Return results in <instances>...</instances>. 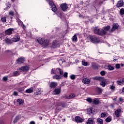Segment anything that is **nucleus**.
I'll return each mask as SVG.
<instances>
[{
  "instance_id": "obj_1",
  "label": "nucleus",
  "mask_w": 124,
  "mask_h": 124,
  "mask_svg": "<svg viewBox=\"0 0 124 124\" xmlns=\"http://www.w3.org/2000/svg\"><path fill=\"white\" fill-rule=\"evenodd\" d=\"M109 30H110L109 26L104 27V30L95 28L94 30V32L95 34H98V35H104Z\"/></svg>"
},
{
  "instance_id": "obj_2",
  "label": "nucleus",
  "mask_w": 124,
  "mask_h": 124,
  "mask_svg": "<svg viewBox=\"0 0 124 124\" xmlns=\"http://www.w3.org/2000/svg\"><path fill=\"white\" fill-rule=\"evenodd\" d=\"M63 72L59 68H54L51 70V74H60V75H63Z\"/></svg>"
},
{
  "instance_id": "obj_3",
  "label": "nucleus",
  "mask_w": 124,
  "mask_h": 124,
  "mask_svg": "<svg viewBox=\"0 0 124 124\" xmlns=\"http://www.w3.org/2000/svg\"><path fill=\"white\" fill-rule=\"evenodd\" d=\"M46 1H48L49 5L51 7V10L53 11V12H56L57 11V7H56V5L54 3L53 0H46Z\"/></svg>"
},
{
  "instance_id": "obj_4",
  "label": "nucleus",
  "mask_w": 124,
  "mask_h": 124,
  "mask_svg": "<svg viewBox=\"0 0 124 124\" xmlns=\"http://www.w3.org/2000/svg\"><path fill=\"white\" fill-rule=\"evenodd\" d=\"M90 39L93 43H98L99 42V39L94 36H90Z\"/></svg>"
},
{
  "instance_id": "obj_5",
  "label": "nucleus",
  "mask_w": 124,
  "mask_h": 124,
  "mask_svg": "<svg viewBox=\"0 0 124 124\" xmlns=\"http://www.w3.org/2000/svg\"><path fill=\"white\" fill-rule=\"evenodd\" d=\"M76 95L74 93H71L70 95H64L62 96V98H65L66 99H71V98H73L75 97Z\"/></svg>"
},
{
  "instance_id": "obj_6",
  "label": "nucleus",
  "mask_w": 124,
  "mask_h": 124,
  "mask_svg": "<svg viewBox=\"0 0 124 124\" xmlns=\"http://www.w3.org/2000/svg\"><path fill=\"white\" fill-rule=\"evenodd\" d=\"M12 40L14 42H18L20 40V35L16 34L13 38H12Z\"/></svg>"
},
{
  "instance_id": "obj_7",
  "label": "nucleus",
  "mask_w": 124,
  "mask_h": 124,
  "mask_svg": "<svg viewBox=\"0 0 124 124\" xmlns=\"http://www.w3.org/2000/svg\"><path fill=\"white\" fill-rule=\"evenodd\" d=\"M52 48L60 47V43L58 41H54L52 45Z\"/></svg>"
},
{
  "instance_id": "obj_8",
  "label": "nucleus",
  "mask_w": 124,
  "mask_h": 124,
  "mask_svg": "<svg viewBox=\"0 0 124 124\" xmlns=\"http://www.w3.org/2000/svg\"><path fill=\"white\" fill-rule=\"evenodd\" d=\"M61 7L63 11H66L67 8H68L67 4L65 3L61 4Z\"/></svg>"
},
{
  "instance_id": "obj_9",
  "label": "nucleus",
  "mask_w": 124,
  "mask_h": 124,
  "mask_svg": "<svg viewBox=\"0 0 124 124\" xmlns=\"http://www.w3.org/2000/svg\"><path fill=\"white\" fill-rule=\"evenodd\" d=\"M75 122H76V123H83L84 119L79 116H76L75 117Z\"/></svg>"
},
{
  "instance_id": "obj_10",
  "label": "nucleus",
  "mask_w": 124,
  "mask_h": 124,
  "mask_svg": "<svg viewBox=\"0 0 124 124\" xmlns=\"http://www.w3.org/2000/svg\"><path fill=\"white\" fill-rule=\"evenodd\" d=\"M13 31H14V29L13 28H10L9 29H7L5 31L6 34H7V35H10V34H12Z\"/></svg>"
},
{
  "instance_id": "obj_11",
  "label": "nucleus",
  "mask_w": 124,
  "mask_h": 124,
  "mask_svg": "<svg viewBox=\"0 0 124 124\" xmlns=\"http://www.w3.org/2000/svg\"><path fill=\"white\" fill-rule=\"evenodd\" d=\"M35 40L37 41V42H38L39 44H43V43L45 42V39L44 38H36Z\"/></svg>"
},
{
  "instance_id": "obj_12",
  "label": "nucleus",
  "mask_w": 124,
  "mask_h": 124,
  "mask_svg": "<svg viewBox=\"0 0 124 124\" xmlns=\"http://www.w3.org/2000/svg\"><path fill=\"white\" fill-rule=\"evenodd\" d=\"M63 77V75H56L53 76V79H56V80H61Z\"/></svg>"
},
{
  "instance_id": "obj_13",
  "label": "nucleus",
  "mask_w": 124,
  "mask_h": 124,
  "mask_svg": "<svg viewBox=\"0 0 124 124\" xmlns=\"http://www.w3.org/2000/svg\"><path fill=\"white\" fill-rule=\"evenodd\" d=\"M19 69L22 71H28L30 69V66L29 65L23 66L20 68Z\"/></svg>"
},
{
  "instance_id": "obj_14",
  "label": "nucleus",
  "mask_w": 124,
  "mask_h": 124,
  "mask_svg": "<svg viewBox=\"0 0 124 124\" xmlns=\"http://www.w3.org/2000/svg\"><path fill=\"white\" fill-rule=\"evenodd\" d=\"M123 5H124V0H120L118 1L116 6L117 7L119 8V7H122Z\"/></svg>"
},
{
  "instance_id": "obj_15",
  "label": "nucleus",
  "mask_w": 124,
  "mask_h": 124,
  "mask_svg": "<svg viewBox=\"0 0 124 124\" xmlns=\"http://www.w3.org/2000/svg\"><path fill=\"white\" fill-rule=\"evenodd\" d=\"M82 82L83 84L87 85L91 83V80H90L89 78H84L82 79Z\"/></svg>"
},
{
  "instance_id": "obj_16",
  "label": "nucleus",
  "mask_w": 124,
  "mask_h": 124,
  "mask_svg": "<svg viewBox=\"0 0 124 124\" xmlns=\"http://www.w3.org/2000/svg\"><path fill=\"white\" fill-rule=\"evenodd\" d=\"M114 114L117 118H119L120 117V114H121V109L118 108L116 110H115Z\"/></svg>"
},
{
  "instance_id": "obj_17",
  "label": "nucleus",
  "mask_w": 124,
  "mask_h": 124,
  "mask_svg": "<svg viewBox=\"0 0 124 124\" xmlns=\"http://www.w3.org/2000/svg\"><path fill=\"white\" fill-rule=\"evenodd\" d=\"M24 62H25V58H22V57L19 58L17 60V63H19V64H21V63H23Z\"/></svg>"
},
{
  "instance_id": "obj_18",
  "label": "nucleus",
  "mask_w": 124,
  "mask_h": 124,
  "mask_svg": "<svg viewBox=\"0 0 124 124\" xmlns=\"http://www.w3.org/2000/svg\"><path fill=\"white\" fill-rule=\"evenodd\" d=\"M86 124H94V121H93V119L92 118H89L86 123Z\"/></svg>"
},
{
  "instance_id": "obj_19",
  "label": "nucleus",
  "mask_w": 124,
  "mask_h": 124,
  "mask_svg": "<svg viewBox=\"0 0 124 124\" xmlns=\"http://www.w3.org/2000/svg\"><path fill=\"white\" fill-rule=\"evenodd\" d=\"M78 34L76 33L72 37V40L73 42H77L78 39L77 38V35Z\"/></svg>"
},
{
  "instance_id": "obj_20",
  "label": "nucleus",
  "mask_w": 124,
  "mask_h": 124,
  "mask_svg": "<svg viewBox=\"0 0 124 124\" xmlns=\"http://www.w3.org/2000/svg\"><path fill=\"white\" fill-rule=\"evenodd\" d=\"M58 86V83L55 82H52L49 85L50 88H56Z\"/></svg>"
},
{
  "instance_id": "obj_21",
  "label": "nucleus",
  "mask_w": 124,
  "mask_h": 124,
  "mask_svg": "<svg viewBox=\"0 0 124 124\" xmlns=\"http://www.w3.org/2000/svg\"><path fill=\"white\" fill-rule=\"evenodd\" d=\"M61 93V89L57 88L54 90L53 94H59Z\"/></svg>"
},
{
  "instance_id": "obj_22",
  "label": "nucleus",
  "mask_w": 124,
  "mask_h": 124,
  "mask_svg": "<svg viewBox=\"0 0 124 124\" xmlns=\"http://www.w3.org/2000/svg\"><path fill=\"white\" fill-rule=\"evenodd\" d=\"M94 80H97L98 81H102L103 80V78L102 77H94L93 78Z\"/></svg>"
},
{
  "instance_id": "obj_23",
  "label": "nucleus",
  "mask_w": 124,
  "mask_h": 124,
  "mask_svg": "<svg viewBox=\"0 0 124 124\" xmlns=\"http://www.w3.org/2000/svg\"><path fill=\"white\" fill-rule=\"evenodd\" d=\"M116 84H117V85H124V78H122L120 80H118L116 82Z\"/></svg>"
},
{
  "instance_id": "obj_24",
  "label": "nucleus",
  "mask_w": 124,
  "mask_h": 124,
  "mask_svg": "<svg viewBox=\"0 0 124 124\" xmlns=\"http://www.w3.org/2000/svg\"><path fill=\"white\" fill-rule=\"evenodd\" d=\"M20 119H21V115H18L16 116L13 122L14 124H16V123L18 122L19 120H20Z\"/></svg>"
},
{
  "instance_id": "obj_25",
  "label": "nucleus",
  "mask_w": 124,
  "mask_h": 124,
  "mask_svg": "<svg viewBox=\"0 0 124 124\" xmlns=\"http://www.w3.org/2000/svg\"><path fill=\"white\" fill-rule=\"evenodd\" d=\"M33 92V89L32 88H30L27 90H26L25 93H31Z\"/></svg>"
},
{
  "instance_id": "obj_26",
  "label": "nucleus",
  "mask_w": 124,
  "mask_h": 124,
  "mask_svg": "<svg viewBox=\"0 0 124 124\" xmlns=\"http://www.w3.org/2000/svg\"><path fill=\"white\" fill-rule=\"evenodd\" d=\"M118 28H119V25L117 24H113L111 29V31H115V30H117Z\"/></svg>"
},
{
  "instance_id": "obj_27",
  "label": "nucleus",
  "mask_w": 124,
  "mask_h": 124,
  "mask_svg": "<svg viewBox=\"0 0 124 124\" xmlns=\"http://www.w3.org/2000/svg\"><path fill=\"white\" fill-rule=\"evenodd\" d=\"M17 102L19 103V105H23V104H24V100L22 99H17Z\"/></svg>"
},
{
  "instance_id": "obj_28",
  "label": "nucleus",
  "mask_w": 124,
  "mask_h": 124,
  "mask_svg": "<svg viewBox=\"0 0 124 124\" xmlns=\"http://www.w3.org/2000/svg\"><path fill=\"white\" fill-rule=\"evenodd\" d=\"M93 102L94 104H98V103H99V100L97 98H94L93 99Z\"/></svg>"
},
{
  "instance_id": "obj_29",
  "label": "nucleus",
  "mask_w": 124,
  "mask_h": 124,
  "mask_svg": "<svg viewBox=\"0 0 124 124\" xmlns=\"http://www.w3.org/2000/svg\"><path fill=\"white\" fill-rule=\"evenodd\" d=\"M97 123V124H103V120L101 118H98Z\"/></svg>"
},
{
  "instance_id": "obj_30",
  "label": "nucleus",
  "mask_w": 124,
  "mask_h": 124,
  "mask_svg": "<svg viewBox=\"0 0 124 124\" xmlns=\"http://www.w3.org/2000/svg\"><path fill=\"white\" fill-rule=\"evenodd\" d=\"M109 89L111 91H115V90L116 89V87L115 86V85H114V82H113L112 85H110Z\"/></svg>"
},
{
  "instance_id": "obj_31",
  "label": "nucleus",
  "mask_w": 124,
  "mask_h": 124,
  "mask_svg": "<svg viewBox=\"0 0 124 124\" xmlns=\"http://www.w3.org/2000/svg\"><path fill=\"white\" fill-rule=\"evenodd\" d=\"M108 70H114V66H112V65H108Z\"/></svg>"
},
{
  "instance_id": "obj_32",
  "label": "nucleus",
  "mask_w": 124,
  "mask_h": 124,
  "mask_svg": "<svg viewBox=\"0 0 124 124\" xmlns=\"http://www.w3.org/2000/svg\"><path fill=\"white\" fill-rule=\"evenodd\" d=\"M96 92H97V93H102V89L99 87H97L96 89Z\"/></svg>"
},
{
  "instance_id": "obj_33",
  "label": "nucleus",
  "mask_w": 124,
  "mask_h": 124,
  "mask_svg": "<svg viewBox=\"0 0 124 124\" xmlns=\"http://www.w3.org/2000/svg\"><path fill=\"white\" fill-rule=\"evenodd\" d=\"M5 41L6 43H7V44H10L12 43L11 40H10V39H8V38H6L5 40Z\"/></svg>"
},
{
  "instance_id": "obj_34",
  "label": "nucleus",
  "mask_w": 124,
  "mask_h": 124,
  "mask_svg": "<svg viewBox=\"0 0 124 124\" xmlns=\"http://www.w3.org/2000/svg\"><path fill=\"white\" fill-rule=\"evenodd\" d=\"M19 75H20V72L19 71H15L14 72L13 76H18Z\"/></svg>"
},
{
  "instance_id": "obj_35",
  "label": "nucleus",
  "mask_w": 124,
  "mask_h": 124,
  "mask_svg": "<svg viewBox=\"0 0 124 124\" xmlns=\"http://www.w3.org/2000/svg\"><path fill=\"white\" fill-rule=\"evenodd\" d=\"M7 7L5 9V10H8V9H9L11 6V4H10L9 2H8L7 4H6Z\"/></svg>"
},
{
  "instance_id": "obj_36",
  "label": "nucleus",
  "mask_w": 124,
  "mask_h": 124,
  "mask_svg": "<svg viewBox=\"0 0 124 124\" xmlns=\"http://www.w3.org/2000/svg\"><path fill=\"white\" fill-rule=\"evenodd\" d=\"M58 105H60V106H62V108H65V107H67V106L65 103L58 104Z\"/></svg>"
},
{
  "instance_id": "obj_37",
  "label": "nucleus",
  "mask_w": 124,
  "mask_h": 124,
  "mask_svg": "<svg viewBox=\"0 0 124 124\" xmlns=\"http://www.w3.org/2000/svg\"><path fill=\"white\" fill-rule=\"evenodd\" d=\"M19 26H21V27H23V28H25V25H24V23L22 22L20 20L18 21V22Z\"/></svg>"
},
{
  "instance_id": "obj_38",
  "label": "nucleus",
  "mask_w": 124,
  "mask_h": 124,
  "mask_svg": "<svg viewBox=\"0 0 124 124\" xmlns=\"http://www.w3.org/2000/svg\"><path fill=\"white\" fill-rule=\"evenodd\" d=\"M112 121V119L110 117H108L106 119V122L107 123H110Z\"/></svg>"
},
{
  "instance_id": "obj_39",
  "label": "nucleus",
  "mask_w": 124,
  "mask_h": 124,
  "mask_svg": "<svg viewBox=\"0 0 124 124\" xmlns=\"http://www.w3.org/2000/svg\"><path fill=\"white\" fill-rule=\"evenodd\" d=\"M1 21H2V22H3V23H5L6 22V17L3 16L1 18Z\"/></svg>"
},
{
  "instance_id": "obj_40",
  "label": "nucleus",
  "mask_w": 124,
  "mask_h": 124,
  "mask_svg": "<svg viewBox=\"0 0 124 124\" xmlns=\"http://www.w3.org/2000/svg\"><path fill=\"white\" fill-rule=\"evenodd\" d=\"M106 85V83H105V82L104 81H101V83H100V85L102 86V87H105V85Z\"/></svg>"
},
{
  "instance_id": "obj_41",
  "label": "nucleus",
  "mask_w": 124,
  "mask_h": 124,
  "mask_svg": "<svg viewBox=\"0 0 124 124\" xmlns=\"http://www.w3.org/2000/svg\"><path fill=\"white\" fill-rule=\"evenodd\" d=\"M89 110H90V111H89ZM88 111H89V113H90V114H91V115H92L93 113V108H89Z\"/></svg>"
},
{
  "instance_id": "obj_42",
  "label": "nucleus",
  "mask_w": 124,
  "mask_h": 124,
  "mask_svg": "<svg viewBox=\"0 0 124 124\" xmlns=\"http://www.w3.org/2000/svg\"><path fill=\"white\" fill-rule=\"evenodd\" d=\"M82 65H84V66H87V65H88V62L82 61Z\"/></svg>"
},
{
  "instance_id": "obj_43",
  "label": "nucleus",
  "mask_w": 124,
  "mask_h": 124,
  "mask_svg": "<svg viewBox=\"0 0 124 124\" xmlns=\"http://www.w3.org/2000/svg\"><path fill=\"white\" fill-rule=\"evenodd\" d=\"M87 101H88V102H89L90 103L93 102V99H92V98H88L87 99Z\"/></svg>"
},
{
  "instance_id": "obj_44",
  "label": "nucleus",
  "mask_w": 124,
  "mask_h": 124,
  "mask_svg": "<svg viewBox=\"0 0 124 124\" xmlns=\"http://www.w3.org/2000/svg\"><path fill=\"white\" fill-rule=\"evenodd\" d=\"M79 17H80L81 18H84V19H87V21H89V17L88 16H86V17H84L82 15H79Z\"/></svg>"
},
{
  "instance_id": "obj_45",
  "label": "nucleus",
  "mask_w": 124,
  "mask_h": 124,
  "mask_svg": "<svg viewBox=\"0 0 124 124\" xmlns=\"http://www.w3.org/2000/svg\"><path fill=\"white\" fill-rule=\"evenodd\" d=\"M9 15H10V16H14V12L11 11H10L9 12Z\"/></svg>"
},
{
  "instance_id": "obj_46",
  "label": "nucleus",
  "mask_w": 124,
  "mask_h": 124,
  "mask_svg": "<svg viewBox=\"0 0 124 124\" xmlns=\"http://www.w3.org/2000/svg\"><path fill=\"white\" fill-rule=\"evenodd\" d=\"M106 116V114L104 113V112H102L101 114V118H105Z\"/></svg>"
},
{
  "instance_id": "obj_47",
  "label": "nucleus",
  "mask_w": 124,
  "mask_h": 124,
  "mask_svg": "<svg viewBox=\"0 0 124 124\" xmlns=\"http://www.w3.org/2000/svg\"><path fill=\"white\" fill-rule=\"evenodd\" d=\"M120 14H121V15H124V9H121L120 10Z\"/></svg>"
},
{
  "instance_id": "obj_48",
  "label": "nucleus",
  "mask_w": 124,
  "mask_h": 124,
  "mask_svg": "<svg viewBox=\"0 0 124 124\" xmlns=\"http://www.w3.org/2000/svg\"><path fill=\"white\" fill-rule=\"evenodd\" d=\"M25 88H26V87H24L22 88H19V89H18V91L21 93L24 91V89H25Z\"/></svg>"
},
{
  "instance_id": "obj_49",
  "label": "nucleus",
  "mask_w": 124,
  "mask_h": 124,
  "mask_svg": "<svg viewBox=\"0 0 124 124\" xmlns=\"http://www.w3.org/2000/svg\"><path fill=\"white\" fill-rule=\"evenodd\" d=\"M67 75H68V73H67V72H65L62 76L65 77V78H67Z\"/></svg>"
},
{
  "instance_id": "obj_50",
  "label": "nucleus",
  "mask_w": 124,
  "mask_h": 124,
  "mask_svg": "<svg viewBox=\"0 0 124 124\" xmlns=\"http://www.w3.org/2000/svg\"><path fill=\"white\" fill-rule=\"evenodd\" d=\"M116 67L117 69H119L121 67V65L119 63H117L116 64Z\"/></svg>"
},
{
  "instance_id": "obj_51",
  "label": "nucleus",
  "mask_w": 124,
  "mask_h": 124,
  "mask_svg": "<svg viewBox=\"0 0 124 124\" xmlns=\"http://www.w3.org/2000/svg\"><path fill=\"white\" fill-rule=\"evenodd\" d=\"M100 74L102 76H104V75H105V71H102L101 72H100Z\"/></svg>"
},
{
  "instance_id": "obj_52",
  "label": "nucleus",
  "mask_w": 124,
  "mask_h": 124,
  "mask_svg": "<svg viewBox=\"0 0 124 124\" xmlns=\"http://www.w3.org/2000/svg\"><path fill=\"white\" fill-rule=\"evenodd\" d=\"M70 78L71 79H72V80H74V79H75V75H72L70 76Z\"/></svg>"
},
{
  "instance_id": "obj_53",
  "label": "nucleus",
  "mask_w": 124,
  "mask_h": 124,
  "mask_svg": "<svg viewBox=\"0 0 124 124\" xmlns=\"http://www.w3.org/2000/svg\"><path fill=\"white\" fill-rule=\"evenodd\" d=\"M57 15H58V16H62V14L61 13V12L60 11H58L56 13Z\"/></svg>"
},
{
  "instance_id": "obj_54",
  "label": "nucleus",
  "mask_w": 124,
  "mask_h": 124,
  "mask_svg": "<svg viewBox=\"0 0 124 124\" xmlns=\"http://www.w3.org/2000/svg\"><path fill=\"white\" fill-rule=\"evenodd\" d=\"M8 79V78H7V77H4L3 78V81H7Z\"/></svg>"
},
{
  "instance_id": "obj_55",
  "label": "nucleus",
  "mask_w": 124,
  "mask_h": 124,
  "mask_svg": "<svg viewBox=\"0 0 124 124\" xmlns=\"http://www.w3.org/2000/svg\"><path fill=\"white\" fill-rule=\"evenodd\" d=\"M14 95H16V96L18 95V92H16V91H15V92H14Z\"/></svg>"
},
{
  "instance_id": "obj_56",
  "label": "nucleus",
  "mask_w": 124,
  "mask_h": 124,
  "mask_svg": "<svg viewBox=\"0 0 124 124\" xmlns=\"http://www.w3.org/2000/svg\"><path fill=\"white\" fill-rule=\"evenodd\" d=\"M40 93H41V92H36V93H35L34 94L36 95H37V94H40Z\"/></svg>"
},
{
  "instance_id": "obj_57",
  "label": "nucleus",
  "mask_w": 124,
  "mask_h": 124,
  "mask_svg": "<svg viewBox=\"0 0 124 124\" xmlns=\"http://www.w3.org/2000/svg\"><path fill=\"white\" fill-rule=\"evenodd\" d=\"M30 124H35V122L34 121H31Z\"/></svg>"
},
{
  "instance_id": "obj_58",
  "label": "nucleus",
  "mask_w": 124,
  "mask_h": 124,
  "mask_svg": "<svg viewBox=\"0 0 124 124\" xmlns=\"http://www.w3.org/2000/svg\"><path fill=\"white\" fill-rule=\"evenodd\" d=\"M123 100H124V99H123V98L122 97L119 98V101H123Z\"/></svg>"
},
{
  "instance_id": "obj_59",
  "label": "nucleus",
  "mask_w": 124,
  "mask_h": 124,
  "mask_svg": "<svg viewBox=\"0 0 124 124\" xmlns=\"http://www.w3.org/2000/svg\"><path fill=\"white\" fill-rule=\"evenodd\" d=\"M122 92V93H124V87L123 88Z\"/></svg>"
},
{
  "instance_id": "obj_60",
  "label": "nucleus",
  "mask_w": 124,
  "mask_h": 124,
  "mask_svg": "<svg viewBox=\"0 0 124 124\" xmlns=\"http://www.w3.org/2000/svg\"><path fill=\"white\" fill-rule=\"evenodd\" d=\"M55 107H56V104H53V105L52 106V108H54Z\"/></svg>"
},
{
  "instance_id": "obj_61",
  "label": "nucleus",
  "mask_w": 124,
  "mask_h": 124,
  "mask_svg": "<svg viewBox=\"0 0 124 124\" xmlns=\"http://www.w3.org/2000/svg\"><path fill=\"white\" fill-rule=\"evenodd\" d=\"M120 65H121V66H124V64L123 63H121Z\"/></svg>"
},
{
  "instance_id": "obj_62",
  "label": "nucleus",
  "mask_w": 124,
  "mask_h": 124,
  "mask_svg": "<svg viewBox=\"0 0 124 124\" xmlns=\"http://www.w3.org/2000/svg\"><path fill=\"white\" fill-rule=\"evenodd\" d=\"M95 3H97V4H99V2H98V1H96Z\"/></svg>"
},
{
  "instance_id": "obj_63",
  "label": "nucleus",
  "mask_w": 124,
  "mask_h": 124,
  "mask_svg": "<svg viewBox=\"0 0 124 124\" xmlns=\"http://www.w3.org/2000/svg\"><path fill=\"white\" fill-rule=\"evenodd\" d=\"M6 52H11V51H10V50H6Z\"/></svg>"
},
{
  "instance_id": "obj_64",
  "label": "nucleus",
  "mask_w": 124,
  "mask_h": 124,
  "mask_svg": "<svg viewBox=\"0 0 124 124\" xmlns=\"http://www.w3.org/2000/svg\"><path fill=\"white\" fill-rule=\"evenodd\" d=\"M14 0H12V1H13H13H14Z\"/></svg>"
}]
</instances>
